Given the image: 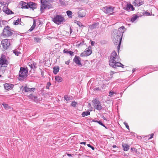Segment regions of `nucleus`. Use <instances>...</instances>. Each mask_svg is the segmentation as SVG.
<instances>
[{
  "label": "nucleus",
  "mask_w": 158,
  "mask_h": 158,
  "mask_svg": "<svg viewBox=\"0 0 158 158\" xmlns=\"http://www.w3.org/2000/svg\"><path fill=\"white\" fill-rule=\"evenodd\" d=\"M98 121H97V120H92V122H94L97 123Z\"/></svg>",
  "instance_id": "nucleus-57"
},
{
  "label": "nucleus",
  "mask_w": 158,
  "mask_h": 158,
  "mask_svg": "<svg viewBox=\"0 0 158 158\" xmlns=\"http://www.w3.org/2000/svg\"><path fill=\"white\" fill-rule=\"evenodd\" d=\"M93 102L94 104V106L95 105H96L97 104L99 103L100 102V101L98 100L96 98L94 99L92 101Z\"/></svg>",
  "instance_id": "nucleus-33"
},
{
  "label": "nucleus",
  "mask_w": 158,
  "mask_h": 158,
  "mask_svg": "<svg viewBox=\"0 0 158 158\" xmlns=\"http://www.w3.org/2000/svg\"><path fill=\"white\" fill-rule=\"evenodd\" d=\"M103 127H105V128L106 129H107V128L106 127L105 125L104 124V125L103 126Z\"/></svg>",
  "instance_id": "nucleus-62"
},
{
  "label": "nucleus",
  "mask_w": 158,
  "mask_h": 158,
  "mask_svg": "<svg viewBox=\"0 0 158 158\" xmlns=\"http://www.w3.org/2000/svg\"><path fill=\"white\" fill-rule=\"evenodd\" d=\"M125 27L122 26L118 30L114 29L112 30V39L115 45L117 46V51L119 53L121 42L122 36Z\"/></svg>",
  "instance_id": "nucleus-1"
},
{
  "label": "nucleus",
  "mask_w": 158,
  "mask_h": 158,
  "mask_svg": "<svg viewBox=\"0 0 158 158\" xmlns=\"http://www.w3.org/2000/svg\"><path fill=\"white\" fill-rule=\"evenodd\" d=\"M77 104V102L75 101L73 102L72 103L71 105L74 107H75Z\"/></svg>",
  "instance_id": "nucleus-43"
},
{
  "label": "nucleus",
  "mask_w": 158,
  "mask_h": 158,
  "mask_svg": "<svg viewBox=\"0 0 158 158\" xmlns=\"http://www.w3.org/2000/svg\"><path fill=\"white\" fill-rule=\"evenodd\" d=\"M10 40L7 39H4L2 41L1 44L4 50H6L9 48L10 45Z\"/></svg>",
  "instance_id": "nucleus-7"
},
{
  "label": "nucleus",
  "mask_w": 158,
  "mask_h": 158,
  "mask_svg": "<svg viewBox=\"0 0 158 158\" xmlns=\"http://www.w3.org/2000/svg\"><path fill=\"white\" fill-rule=\"evenodd\" d=\"M7 61L5 58L2 56L0 58V65H1V67L3 65L6 64Z\"/></svg>",
  "instance_id": "nucleus-14"
},
{
  "label": "nucleus",
  "mask_w": 158,
  "mask_h": 158,
  "mask_svg": "<svg viewBox=\"0 0 158 158\" xmlns=\"http://www.w3.org/2000/svg\"><path fill=\"white\" fill-rule=\"evenodd\" d=\"M139 16H138L134 14L133 15V16L131 19V21L132 23H134L135 20L139 17Z\"/></svg>",
  "instance_id": "nucleus-22"
},
{
  "label": "nucleus",
  "mask_w": 158,
  "mask_h": 158,
  "mask_svg": "<svg viewBox=\"0 0 158 158\" xmlns=\"http://www.w3.org/2000/svg\"><path fill=\"white\" fill-rule=\"evenodd\" d=\"M131 151L133 153H135L137 154H138L139 153V152H138L137 149L134 148H131Z\"/></svg>",
  "instance_id": "nucleus-32"
},
{
  "label": "nucleus",
  "mask_w": 158,
  "mask_h": 158,
  "mask_svg": "<svg viewBox=\"0 0 158 158\" xmlns=\"http://www.w3.org/2000/svg\"><path fill=\"white\" fill-rule=\"evenodd\" d=\"M144 15H146L149 16L151 15L150 13L147 11H146L144 13Z\"/></svg>",
  "instance_id": "nucleus-47"
},
{
  "label": "nucleus",
  "mask_w": 158,
  "mask_h": 158,
  "mask_svg": "<svg viewBox=\"0 0 158 158\" xmlns=\"http://www.w3.org/2000/svg\"><path fill=\"white\" fill-rule=\"evenodd\" d=\"M98 25V23H94L89 26V28L90 29L93 30L96 28Z\"/></svg>",
  "instance_id": "nucleus-23"
},
{
  "label": "nucleus",
  "mask_w": 158,
  "mask_h": 158,
  "mask_svg": "<svg viewBox=\"0 0 158 158\" xmlns=\"http://www.w3.org/2000/svg\"><path fill=\"white\" fill-rule=\"evenodd\" d=\"M115 94V92L113 91H110L109 92V96L110 97H112L114 94Z\"/></svg>",
  "instance_id": "nucleus-40"
},
{
  "label": "nucleus",
  "mask_w": 158,
  "mask_h": 158,
  "mask_svg": "<svg viewBox=\"0 0 158 158\" xmlns=\"http://www.w3.org/2000/svg\"><path fill=\"white\" fill-rule=\"evenodd\" d=\"M90 148H91L93 150H94V148L92 146V147Z\"/></svg>",
  "instance_id": "nucleus-59"
},
{
  "label": "nucleus",
  "mask_w": 158,
  "mask_h": 158,
  "mask_svg": "<svg viewBox=\"0 0 158 158\" xmlns=\"http://www.w3.org/2000/svg\"><path fill=\"white\" fill-rule=\"evenodd\" d=\"M90 112L89 111H84L82 112L81 115L83 117H84L85 116H88L90 114Z\"/></svg>",
  "instance_id": "nucleus-26"
},
{
  "label": "nucleus",
  "mask_w": 158,
  "mask_h": 158,
  "mask_svg": "<svg viewBox=\"0 0 158 158\" xmlns=\"http://www.w3.org/2000/svg\"><path fill=\"white\" fill-rule=\"evenodd\" d=\"M122 146L124 151H128L130 149V146L126 143H122Z\"/></svg>",
  "instance_id": "nucleus-19"
},
{
  "label": "nucleus",
  "mask_w": 158,
  "mask_h": 158,
  "mask_svg": "<svg viewBox=\"0 0 158 158\" xmlns=\"http://www.w3.org/2000/svg\"><path fill=\"white\" fill-rule=\"evenodd\" d=\"M35 26H36V23H35V21L34 20L33 24L32 25V26L29 29V30L30 31H32L34 29Z\"/></svg>",
  "instance_id": "nucleus-31"
},
{
  "label": "nucleus",
  "mask_w": 158,
  "mask_h": 158,
  "mask_svg": "<svg viewBox=\"0 0 158 158\" xmlns=\"http://www.w3.org/2000/svg\"><path fill=\"white\" fill-rule=\"evenodd\" d=\"M13 32L10 27L8 26H6L3 30L2 35L6 37H8L12 35Z\"/></svg>",
  "instance_id": "nucleus-5"
},
{
  "label": "nucleus",
  "mask_w": 158,
  "mask_h": 158,
  "mask_svg": "<svg viewBox=\"0 0 158 158\" xmlns=\"http://www.w3.org/2000/svg\"><path fill=\"white\" fill-rule=\"evenodd\" d=\"M105 85H103L102 86H101V87H97L94 88V90L99 91L101 90V89H105Z\"/></svg>",
  "instance_id": "nucleus-24"
},
{
  "label": "nucleus",
  "mask_w": 158,
  "mask_h": 158,
  "mask_svg": "<svg viewBox=\"0 0 158 158\" xmlns=\"http://www.w3.org/2000/svg\"><path fill=\"white\" fill-rule=\"evenodd\" d=\"M125 125L126 127L127 128V129H128L129 130H130V128L128 124L125 122L123 123Z\"/></svg>",
  "instance_id": "nucleus-39"
},
{
  "label": "nucleus",
  "mask_w": 158,
  "mask_h": 158,
  "mask_svg": "<svg viewBox=\"0 0 158 158\" xmlns=\"http://www.w3.org/2000/svg\"><path fill=\"white\" fill-rule=\"evenodd\" d=\"M41 73L42 75L43 76V75H44L43 71H42L41 72Z\"/></svg>",
  "instance_id": "nucleus-64"
},
{
  "label": "nucleus",
  "mask_w": 158,
  "mask_h": 158,
  "mask_svg": "<svg viewBox=\"0 0 158 158\" xmlns=\"http://www.w3.org/2000/svg\"><path fill=\"white\" fill-rule=\"evenodd\" d=\"M13 52L17 56H19V55L20 53V52H19L17 51H13Z\"/></svg>",
  "instance_id": "nucleus-41"
},
{
  "label": "nucleus",
  "mask_w": 158,
  "mask_h": 158,
  "mask_svg": "<svg viewBox=\"0 0 158 158\" xmlns=\"http://www.w3.org/2000/svg\"><path fill=\"white\" fill-rule=\"evenodd\" d=\"M68 53L71 56H73L74 54V52L71 51H69L68 52Z\"/></svg>",
  "instance_id": "nucleus-44"
},
{
  "label": "nucleus",
  "mask_w": 158,
  "mask_h": 158,
  "mask_svg": "<svg viewBox=\"0 0 158 158\" xmlns=\"http://www.w3.org/2000/svg\"><path fill=\"white\" fill-rule=\"evenodd\" d=\"M7 4V3L6 1L3 0V1H1L0 0V5L1 6H6Z\"/></svg>",
  "instance_id": "nucleus-34"
},
{
  "label": "nucleus",
  "mask_w": 158,
  "mask_h": 158,
  "mask_svg": "<svg viewBox=\"0 0 158 158\" xmlns=\"http://www.w3.org/2000/svg\"><path fill=\"white\" fill-rule=\"evenodd\" d=\"M85 0H77V1L80 2H84Z\"/></svg>",
  "instance_id": "nucleus-54"
},
{
  "label": "nucleus",
  "mask_w": 158,
  "mask_h": 158,
  "mask_svg": "<svg viewBox=\"0 0 158 158\" xmlns=\"http://www.w3.org/2000/svg\"><path fill=\"white\" fill-rule=\"evenodd\" d=\"M55 80L56 81L58 82H61L62 80V78L58 76H56L55 77Z\"/></svg>",
  "instance_id": "nucleus-27"
},
{
  "label": "nucleus",
  "mask_w": 158,
  "mask_h": 158,
  "mask_svg": "<svg viewBox=\"0 0 158 158\" xmlns=\"http://www.w3.org/2000/svg\"><path fill=\"white\" fill-rule=\"evenodd\" d=\"M28 65L31 69H34L37 68L36 63L31 60H30L29 62Z\"/></svg>",
  "instance_id": "nucleus-11"
},
{
  "label": "nucleus",
  "mask_w": 158,
  "mask_h": 158,
  "mask_svg": "<svg viewBox=\"0 0 158 158\" xmlns=\"http://www.w3.org/2000/svg\"><path fill=\"white\" fill-rule=\"evenodd\" d=\"M4 87L5 89L7 90L11 89L14 87V85L8 83L4 84Z\"/></svg>",
  "instance_id": "nucleus-17"
},
{
  "label": "nucleus",
  "mask_w": 158,
  "mask_h": 158,
  "mask_svg": "<svg viewBox=\"0 0 158 158\" xmlns=\"http://www.w3.org/2000/svg\"><path fill=\"white\" fill-rule=\"evenodd\" d=\"M70 34H71V33L72 32V30L71 28H70Z\"/></svg>",
  "instance_id": "nucleus-58"
},
{
  "label": "nucleus",
  "mask_w": 158,
  "mask_h": 158,
  "mask_svg": "<svg viewBox=\"0 0 158 158\" xmlns=\"http://www.w3.org/2000/svg\"><path fill=\"white\" fill-rule=\"evenodd\" d=\"M67 155L69 157L71 156L72 155L71 154H67Z\"/></svg>",
  "instance_id": "nucleus-60"
},
{
  "label": "nucleus",
  "mask_w": 158,
  "mask_h": 158,
  "mask_svg": "<svg viewBox=\"0 0 158 158\" xmlns=\"http://www.w3.org/2000/svg\"><path fill=\"white\" fill-rule=\"evenodd\" d=\"M123 9L128 11H133L135 10L133 6L130 4H127L125 7H123Z\"/></svg>",
  "instance_id": "nucleus-10"
},
{
  "label": "nucleus",
  "mask_w": 158,
  "mask_h": 158,
  "mask_svg": "<svg viewBox=\"0 0 158 158\" xmlns=\"http://www.w3.org/2000/svg\"><path fill=\"white\" fill-rule=\"evenodd\" d=\"M97 123L102 126H103L104 125V124L102 123V121H98Z\"/></svg>",
  "instance_id": "nucleus-49"
},
{
  "label": "nucleus",
  "mask_w": 158,
  "mask_h": 158,
  "mask_svg": "<svg viewBox=\"0 0 158 158\" xmlns=\"http://www.w3.org/2000/svg\"><path fill=\"white\" fill-rule=\"evenodd\" d=\"M143 4V2L142 0H135L133 4L134 6H139Z\"/></svg>",
  "instance_id": "nucleus-13"
},
{
  "label": "nucleus",
  "mask_w": 158,
  "mask_h": 158,
  "mask_svg": "<svg viewBox=\"0 0 158 158\" xmlns=\"http://www.w3.org/2000/svg\"><path fill=\"white\" fill-rule=\"evenodd\" d=\"M35 88H29L27 86H25L23 89V90L26 92H31L32 91L35 90Z\"/></svg>",
  "instance_id": "nucleus-16"
},
{
  "label": "nucleus",
  "mask_w": 158,
  "mask_h": 158,
  "mask_svg": "<svg viewBox=\"0 0 158 158\" xmlns=\"http://www.w3.org/2000/svg\"><path fill=\"white\" fill-rule=\"evenodd\" d=\"M66 14L67 15L69 16L70 18H72V12L71 11L68 10L66 11Z\"/></svg>",
  "instance_id": "nucleus-35"
},
{
  "label": "nucleus",
  "mask_w": 158,
  "mask_h": 158,
  "mask_svg": "<svg viewBox=\"0 0 158 158\" xmlns=\"http://www.w3.org/2000/svg\"><path fill=\"white\" fill-rule=\"evenodd\" d=\"M2 105L6 109H8L10 108V106H9L8 104L5 103H2Z\"/></svg>",
  "instance_id": "nucleus-30"
},
{
  "label": "nucleus",
  "mask_w": 158,
  "mask_h": 158,
  "mask_svg": "<svg viewBox=\"0 0 158 158\" xmlns=\"http://www.w3.org/2000/svg\"><path fill=\"white\" fill-rule=\"evenodd\" d=\"M70 63L69 60L65 62V64H69Z\"/></svg>",
  "instance_id": "nucleus-51"
},
{
  "label": "nucleus",
  "mask_w": 158,
  "mask_h": 158,
  "mask_svg": "<svg viewBox=\"0 0 158 158\" xmlns=\"http://www.w3.org/2000/svg\"><path fill=\"white\" fill-rule=\"evenodd\" d=\"M76 23L80 27L83 26L82 24L80 22L77 21Z\"/></svg>",
  "instance_id": "nucleus-45"
},
{
  "label": "nucleus",
  "mask_w": 158,
  "mask_h": 158,
  "mask_svg": "<svg viewBox=\"0 0 158 158\" xmlns=\"http://www.w3.org/2000/svg\"><path fill=\"white\" fill-rule=\"evenodd\" d=\"M69 51L67 50L66 49H64L63 51V52L64 53L68 54Z\"/></svg>",
  "instance_id": "nucleus-46"
},
{
  "label": "nucleus",
  "mask_w": 158,
  "mask_h": 158,
  "mask_svg": "<svg viewBox=\"0 0 158 158\" xmlns=\"http://www.w3.org/2000/svg\"><path fill=\"white\" fill-rule=\"evenodd\" d=\"M149 68L152 69H153V70H154V71H156V70H157L156 69H158V66H157V67H153L152 66H146L144 68V69H149Z\"/></svg>",
  "instance_id": "nucleus-28"
},
{
  "label": "nucleus",
  "mask_w": 158,
  "mask_h": 158,
  "mask_svg": "<svg viewBox=\"0 0 158 158\" xmlns=\"http://www.w3.org/2000/svg\"><path fill=\"white\" fill-rule=\"evenodd\" d=\"M85 16V15L84 14H82L80 12H78V17H84Z\"/></svg>",
  "instance_id": "nucleus-37"
},
{
  "label": "nucleus",
  "mask_w": 158,
  "mask_h": 158,
  "mask_svg": "<svg viewBox=\"0 0 158 158\" xmlns=\"http://www.w3.org/2000/svg\"><path fill=\"white\" fill-rule=\"evenodd\" d=\"M51 85V83L50 82H48L47 83V85L46 86V88L47 89H49V88L50 86Z\"/></svg>",
  "instance_id": "nucleus-42"
},
{
  "label": "nucleus",
  "mask_w": 158,
  "mask_h": 158,
  "mask_svg": "<svg viewBox=\"0 0 158 158\" xmlns=\"http://www.w3.org/2000/svg\"><path fill=\"white\" fill-rule=\"evenodd\" d=\"M28 8H30L34 10V9L36 8L37 5L35 3L32 2H28Z\"/></svg>",
  "instance_id": "nucleus-15"
},
{
  "label": "nucleus",
  "mask_w": 158,
  "mask_h": 158,
  "mask_svg": "<svg viewBox=\"0 0 158 158\" xmlns=\"http://www.w3.org/2000/svg\"><path fill=\"white\" fill-rule=\"evenodd\" d=\"M28 70L27 68L21 67L19 73V80H23L27 76Z\"/></svg>",
  "instance_id": "nucleus-3"
},
{
  "label": "nucleus",
  "mask_w": 158,
  "mask_h": 158,
  "mask_svg": "<svg viewBox=\"0 0 158 158\" xmlns=\"http://www.w3.org/2000/svg\"><path fill=\"white\" fill-rule=\"evenodd\" d=\"M34 40L35 42H40V40L41 39L38 37H34Z\"/></svg>",
  "instance_id": "nucleus-36"
},
{
  "label": "nucleus",
  "mask_w": 158,
  "mask_h": 158,
  "mask_svg": "<svg viewBox=\"0 0 158 158\" xmlns=\"http://www.w3.org/2000/svg\"><path fill=\"white\" fill-rule=\"evenodd\" d=\"M95 42L94 41H92L91 42V45L92 46H93L94 44H95Z\"/></svg>",
  "instance_id": "nucleus-52"
},
{
  "label": "nucleus",
  "mask_w": 158,
  "mask_h": 158,
  "mask_svg": "<svg viewBox=\"0 0 158 158\" xmlns=\"http://www.w3.org/2000/svg\"><path fill=\"white\" fill-rule=\"evenodd\" d=\"M73 61L78 66L80 67L82 66L81 61V59L79 56H76L73 59Z\"/></svg>",
  "instance_id": "nucleus-9"
},
{
  "label": "nucleus",
  "mask_w": 158,
  "mask_h": 158,
  "mask_svg": "<svg viewBox=\"0 0 158 158\" xmlns=\"http://www.w3.org/2000/svg\"><path fill=\"white\" fill-rule=\"evenodd\" d=\"M86 143L85 142H81L80 143L81 144H83L84 145L86 144Z\"/></svg>",
  "instance_id": "nucleus-53"
},
{
  "label": "nucleus",
  "mask_w": 158,
  "mask_h": 158,
  "mask_svg": "<svg viewBox=\"0 0 158 158\" xmlns=\"http://www.w3.org/2000/svg\"><path fill=\"white\" fill-rule=\"evenodd\" d=\"M52 20L55 23L59 25L64 22V18L60 15H55L52 19Z\"/></svg>",
  "instance_id": "nucleus-4"
},
{
  "label": "nucleus",
  "mask_w": 158,
  "mask_h": 158,
  "mask_svg": "<svg viewBox=\"0 0 158 158\" xmlns=\"http://www.w3.org/2000/svg\"><path fill=\"white\" fill-rule=\"evenodd\" d=\"M135 69H133L132 70V72L133 73H134L135 71Z\"/></svg>",
  "instance_id": "nucleus-61"
},
{
  "label": "nucleus",
  "mask_w": 158,
  "mask_h": 158,
  "mask_svg": "<svg viewBox=\"0 0 158 158\" xmlns=\"http://www.w3.org/2000/svg\"><path fill=\"white\" fill-rule=\"evenodd\" d=\"M92 53L91 47L89 46L81 54V56H85L90 55Z\"/></svg>",
  "instance_id": "nucleus-8"
},
{
  "label": "nucleus",
  "mask_w": 158,
  "mask_h": 158,
  "mask_svg": "<svg viewBox=\"0 0 158 158\" xmlns=\"http://www.w3.org/2000/svg\"><path fill=\"white\" fill-rule=\"evenodd\" d=\"M20 4H21L22 8H28V2L27 3L23 2H20Z\"/></svg>",
  "instance_id": "nucleus-21"
},
{
  "label": "nucleus",
  "mask_w": 158,
  "mask_h": 158,
  "mask_svg": "<svg viewBox=\"0 0 158 158\" xmlns=\"http://www.w3.org/2000/svg\"><path fill=\"white\" fill-rule=\"evenodd\" d=\"M150 135V137H149L148 138V139H151L152 138L153 136L154 135V134L153 133H152V134H151L150 135H148V136H149Z\"/></svg>",
  "instance_id": "nucleus-48"
},
{
  "label": "nucleus",
  "mask_w": 158,
  "mask_h": 158,
  "mask_svg": "<svg viewBox=\"0 0 158 158\" xmlns=\"http://www.w3.org/2000/svg\"><path fill=\"white\" fill-rule=\"evenodd\" d=\"M20 22H21V19L18 18L17 20L14 21L13 22V24L14 25H18Z\"/></svg>",
  "instance_id": "nucleus-29"
},
{
  "label": "nucleus",
  "mask_w": 158,
  "mask_h": 158,
  "mask_svg": "<svg viewBox=\"0 0 158 158\" xmlns=\"http://www.w3.org/2000/svg\"><path fill=\"white\" fill-rule=\"evenodd\" d=\"M118 54L115 51L112 52L110 56L109 64L111 67L116 68V66H119L121 64L120 62V58L119 56V53L117 52Z\"/></svg>",
  "instance_id": "nucleus-2"
},
{
  "label": "nucleus",
  "mask_w": 158,
  "mask_h": 158,
  "mask_svg": "<svg viewBox=\"0 0 158 158\" xmlns=\"http://www.w3.org/2000/svg\"><path fill=\"white\" fill-rule=\"evenodd\" d=\"M94 107L95 109L99 111L101 110L102 109V106L101 105L100 102L94 105Z\"/></svg>",
  "instance_id": "nucleus-20"
},
{
  "label": "nucleus",
  "mask_w": 158,
  "mask_h": 158,
  "mask_svg": "<svg viewBox=\"0 0 158 158\" xmlns=\"http://www.w3.org/2000/svg\"><path fill=\"white\" fill-rule=\"evenodd\" d=\"M28 97L29 98L33 100L36 103H38L40 101V100L37 98L36 96L33 95L32 94H30Z\"/></svg>",
  "instance_id": "nucleus-18"
},
{
  "label": "nucleus",
  "mask_w": 158,
  "mask_h": 158,
  "mask_svg": "<svg viewBox=\"0 0 158 158\" xmlns=\"http://www.w3.org/2000/svg\"><path fill=\"white\" fill-rule=\"evenodd\" d=\"M2 21H0V27H1L2 26Z\"/></svg>",
  "instance_id": "nucleus-56"
},
{
  "label": "nucleus",
  "mask_w": 158,
  "mask_h": 158,
  "mask_svg": "<svg viewBox=\"0 0 158 158\" xmlns=\"http://www.w3.org/2000/svg\"><path fill=\"white\" fill-rule=\"evenodd\" d=\"M114 8V7L107 6L103 7L102 10L106 14L111 15L113 13Z\"/></svg>",
  "instance_id": "nucleus-6"
},
{
  "label": "nucleus",
  "mask_w": 158,
  "mask_h": 158,
  "mask_svg": "<svg viewBox=\"0 0 158 158\" xmlns=\"http://www.w3.org/2000/svg\"><path fill=\"white\" fill-rule=\"evenodd\" d=\"M59 70V67H54L53 69V73L55 74H57Z\"/></svg>",
  "instance_id": "nucleus-25"
},
{
  "label": "nucleus",
  "mask_w": 158,
  "mask_h": 158,
  "mask_svg": "<svg viewBox=\"0 0 158 158\" xmlns=\"http://www.w3.org/2000/svg\"><path fill=\"white\" fill-rule=\"evenodd\" d=\"M2 11L7 15L13 14L14 13L10 10L8 9L6 6H4L2 8Z\"/></svg>",
  "instance_id": "nucleus-12"
},
{
  "label": "nucleus",
  "mask_w": 158,
  "mask_h": 158,
  "mask_svg": "<svg viewBox=\"0 0 158 158\" xmlns=\"http://www.w3.org/2000/svg\"><path fill=\"white\" fill-rule=\"evenodd\" d=\"M116 67H121L123 68H124V65H123L121 63V64L119 66H116Z\"/></svg>",
  "instance_id": "nucleus-50"
},
{
  "label": "nucleus",
  "mask_w": 158,
  "mask_h": 158,
  "mask_svg": "<svg viewBox=\"0 0 158 158\" xmlns=\"http://www.w3.org/2000/svg\"><path fill=\"white\" fill-rule=\"evenodd\" d=\"M113 148H115L116 147V146L115 145H113Z\"/></svg>",
  "instance_id": "nucleus-63"
},
{
  "label": "nucleus",
  "mask_w": 158,
  "mask_h": 158,
  "mask_svg": "<svg viewBox=\"0 0 158 158\" xmlns=\"http://www.w3.org/2000/svg\"><path fill=\"white\" fill-rule=\"evenodd\" d=\"M64 99L66 100V101H69L70 100V97H69L67 95H65L64 96Z\"/></svg>",
  "instance_id": "nucleus-38"
},
{
  "label": "nucleus",
  "mask_w": 158,
  "mask_h": 158,
  "mask_svg": "<svg viewBox=\"0 0 158 158\" xmlns=\"http://www.w3.org/2000/svg\"><path fill=\"white\" fill-rule=\"evenodd\" d=\"M87 145L88 147L89 148H91L92 147V146L90 144H87Z\"/></svg>",
  "instance_id": "nucleus-55"
}]
</instances>
